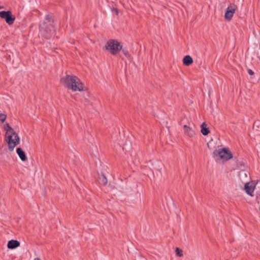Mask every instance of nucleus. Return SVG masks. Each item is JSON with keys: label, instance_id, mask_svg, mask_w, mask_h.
<instances>
[{"label": "nucleus", "instance_id": "f257e3e1", "mask_svg": "<svg viewBox=\"0 0 260 260\" xmlns=\"http://www.w3.org/2000/svg\"><path fill=\"white\" fill-rule=\"evenodd\" d=\"M4 129L6 131L5 137L9 149L12 151L19 144L20 138L18 134L8 123H7L4 125Z\"/></svg>", "mask_w": 260, "mask_h": 260}, {"label": "nucleus", "instance_id": "f03ea898", "mask_svg": "<svg viewBox=\"0 0 260 260\" xmlns=\"http://www.w3.org/2000/svg\"><path fill=\"white\" fill-rule=\"evenodd\" d=\"M61 81L68 89L73 91H81L84 90L83 83L76 76L67 75L61 79Z\"/></svg>", "mask_w": 260, "mask_h": 260}, {"label": "nucleus", "instance_id": "7ed1b4c3", "mask_svg": "<svg viewBox=\"0 0 260 260\" xmlns=\"http://www.w3.org/2000/svg\"><path fill=\"white\" fill-rule=\"evenodd\" d=\"M54 32V29L51 22V17L47 15L45 17V21L40 24V35L46 39H49Z\"/></svg>", "mask_w": 260, "mask_h": 260}, {"label": "nucleus", "instance_id": "20e7f679", "mask_svg": "<svg viewBox=\"0 0 260 260\" xmlns=\"http://www.w3.org/2000/svg\"><path fill=\"white\" fill-rule=\"evenodd\" d=\"M213 154L218 159L223 161H227L233 157V154L231 151L225 148L215 150Z\"/></svg>", "mask_w": 260, "mask_h": 260}, {"label": "nucleus", "instance_id": "39448f33", "mask_svg": "<svg viewBox=\"0 0 260 260\" xmlns=\"http://www.w3.org/2000/svg\"><path fill=\"white\" fill-rule=\"evenodd\" d=\"M106 49L112 54H116L122 49V46L117 40H110L105 45Z\"/></svg>", "mask_w": 260, "mask_h": 260}, {"label": "nucleus", "instance_id": "423d86ee", "mask_svg": "<svg viewBox=\"0 0 260 260\" xmlns=\"http://www.w3.org/2000/svg\"><path fill=\"white\" fill-rule=\"evenodd\" d=\"M0 17L5 20L7 23L12 25L14 23L15 17L13 16L10 11H3L0 12Z\"/></svg>", "mask_w": 260, "mask_h": 260}, {"label": "nucleus", "instance_id": "0eeeda50", "mask_svg": "<svg viewBox=\"0 0 260 260\" xmlns=\"http://www.w3.org/2000/svg\"><path fill=\"white\" fill-rule=\"evenodd\" d=\"M236 6L234 4H230L228 7L225 13V19L228 20H230L235 13L236 9Z\"/></svg>", "mask_w": 260, "mask_h": 260}, {"label": "nucleus", "instance_id": "6e6552de", "mask_svg": "<svg viewBox=\"0 0 260 260\" xmlns=\"http://www.w3.org/2000/svg\"><path fill=\"white\" fill-rule=\"evenodd\" d=\"M257 183L255 181L247 182L244 185V189L246 192L250 196H253V192L255 188Z\"/></svg>", "mask_w": 260, "mask_h": 260}, {"label": "nucleus", "instance_id": "1a4fd4ad", "mask_svg": "<svg viewBox=\"0 0 260 260\" xmlns=\"http://www.w3.org/2000/svg\"><path fill=\"white\" fill-rule=\"evenodd\" d=\"M183 128L184 133L185 135L189 137H193L196 135V129L194 126H191L190 125H184Z\"/></svg>", "mask_w": 260, "mask_h": 260}, {"label": "nucleus", "instance_id": "9d476101", "mask_svg": "<svg viewBox=\"0 0 260 260\" xmlns=\"http://www.w3.org/2000/svg\"><path fill=\"white\" fill-rule=\"evenodd\" d=\"M20 245V242L17 240H10L7 244V247L9 249H14Z\"/></svg>", "mask_w": 260, "mask_h": 260}, {"label": "nucleus", "instance_id": "9b49d317", "mask_svg": "<svg viewBox=\"0 0 260 260\" xmlns=\"http://www.w3.org/2000/svg\"><path fill=\"white\" fill-rule=\"evenodd\" d=\"M16 152L22 161H25L27 160V157L25 153L21 148H17L16 149Z\"/></svg>", "mask_w": 260, "mask_h": 260}, {"label": "nucleus", "instance_id": "f8f14e48", "mask_svg": "<svg viewBox=\"0 0 260 260\" xmlns=\"http://www.w3.org/2000/svg\"><path fill=\"white\" fill-rule=\"evenodd\" d=\"M183 62L184 65L188 66L193 62V60L190 56L186 55L183 58Z\"/></svg>", "mask_w": 260, "mask_h": 260}, {"label": "nucleus", "instance_id": "ddd939ff", "mask_svg": "<svg viewBox=\"0 0 260 260\" xmlns=\"http://www.w3.org/2000/svg\"><path fill=\"white\" fill-rule=\"evenodd\" d=\"M201 132L205 136L207 135L209 133V128L206 127V125L205 123H203L201 125Z\"/></svg>", "mask_w": 260, "mask_h": 260}, {"label": "nucleus", "instance_id": "4468645a", "mask_svg": "<svg viewBox=\"0 0 260 260\" xmlns=\"http://www.w3.org/2000/svg\"><path fill=\"white\" fill-rule=\"evenodd\" d=\"M99 181L101 183L103 184V185L107 184L108 182L106 177L104 175H102L100 177Z\"/></svg>", "mask_w": 260, "mask_h": 260}, {"label": "nucleus", "instance_id": "2eb2a0df", "mask_svg": "<svg viewBox=\"0 0 260 260\" xmlns=\"http://www.w3.org/2000/svg\"><path fill=\"white\" fill-rule=\"evenodd\" d=\"M249 175L248 172L244 171L241 170L239 172V176L241 178H242L243 177H247Z\"/></svg>", "mask_w": 260, "mask_h": 260}, {"label": "nucleus", "instance_id": "dca6fc26", "mask_svg": "<svg viewBox=\"0 0 260 260\" xmlns=\"http://www.w3.org/2000/svg\"><path fill=\"white\" fill-rule=\"evenodd\" d=\"M175 252L176 255L179 257H181L183 255L182 250L178 247L176 248Z\"/></svg>", "mask_w": 260, "mask_h": 260}, {"label": "nucleus", "instance_id": "f3484780", "mask_svg": "<svg viewBox=\"0 0 260 260\" xmlns=\"http://www.w3.org/2000/svg\"><path fill=\"white\" fill-rule=\"evenodd\" d=\"M6 119V115L4 114H0V121H1L2 122H4Z\"/></svg>", "mask_w": 260, "mask_h": 260}, {"label": "nucleus", "instance_id": "a211bd4d", "mask_svg": "<svg viewBox=\"0 0 260 260\" xmlns=\"http://www.w3.org/2000/svg\"><path fill=\"white\" fill-rule=\"evenodd\" d=\"M122 52L124 54V55L126 57H129V53L128 52V51L126 50H122Z\"/></svg>", "mask_w": 260, "mask_h": 260}, {"label": "nucleus", "instance_id": "6ab92c4d", "mask_svg": "<svg viewBox=\"0 0 260 260\" xmlns=\"http://www.w3.org/2000/svg\"><path fill=\"white\" fill-rule=\"evenodd\" d=\"M248 73L249 75H252L254 74V72L252 70H251V69H248Z\"/></svg>", "mask_w": 260, "mask_h": 260}, {"label": "nucleus", "instance_id": "aec40b11", "mask_svg": "<svg viewBox=\"0 0 260 260\" xmlns=\"http://www.w3.org/2000/svg\"><path fill=\"white\" fill-rule=\"evenodd\" d=\"M34 260H40L39 258H36Z\"/></svg>", "mask_w": 260, "mask_h": 260}, {"label": "nucleus", "instance_id": "412c9836", "mask_svg": "<svg viewBox=\"0 0 260 260\" xmlns=\"http://www.w3.org/2000/svg\"><path fill=\"white\" fill-rule=\"evenodd\" d=\"M3 7H2V6H0V9H3Z\"/></svg>", "mask_w": 260, "mask_h": 260}]
</instances>
